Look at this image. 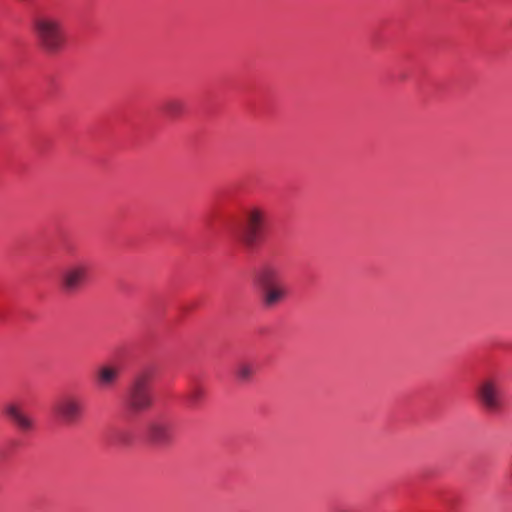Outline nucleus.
Returning a JSON list of instances; mask_svg holds the SVG:
<instances>
[{"mask_svg": "<svg viewBox=\"0 0 512 512\" xmlns=\"http://www.w3.org/2000/svg\"><path fill=\"white\" fill-rule=\"evenodd\" d=\"M33 32L39 47L48 55L59 53L65 44L63 26L59 19L41 15L32 23Z\"/></svg>", "mask_w": 512, "mask_h": 512, "instance_id": "f257e3e1", "label": "nucleus"}, {"mask_svg": "<svg viewBox=\"0 0 512 512\" xmlns=\"http://www.w3.org/2000/svg\"><path fill=\"white\" fill-rule=\"evenodd\" d=\"M127 408L133 413L149 410L153 405L151 375L140 373L131 381L125 397Z\"/></svg>", "mask_w": 512, "mask_h": 512, "instance_id": "f03ea898", "label": "nucleus"}, {"mask_svg": "<svg viewBox=\"0 0 512 512\" xmlns=\"http://www.w3.org/2000/svg\"><path fill=\"white\" fill-rule=\"evenodd\" d=\"M267 212L260 207H251L244 213V220L238 232L239 240L248 248L254 247L261 239L266 225Z\"/></svg>", "mask_w": 512, "mask_h": 512, "instance_id": "7ed1b4c3", "label": "nucleus"}, {"mask_svg": "<svg viewBox=\"0 0 512 512\" xmlns=\"http://www.w3.org/2000/svg\"><path fill=\"white\" fill-rule=\"evenodd\" d=\"M53 410L63 424L75 425L84 416V400L77 394H65L55 403Z\"/></svg>", "mask_w": 512, "mask_h": 512, "instance_id": "20e7f679", "label": "nucleus"}, {"mask_svg": "<svg viewBox=\"0 0 512 512\" xmlns=\"http://www.w3.org/2000/svg\"><path fill=\"white\" fill-rule=\"evenodd\" d=\"M89 265L78 261L67 265L60 274V286L65 293L78 292L88 280Z\"/></svg>", "mask_w": 512, "mask_h": 512, "instance_id": "39448f33", "label": "nucleus"}, {"mask_svg": "<svg viewBox=\"0 0 512 512\" xmlns=\"http://www.w3.org/2000/svg\"><path fill=\"white\" fill-rule=\"evenodd\" d=\"M477 397L481 405L494 412L502 406V395L499 381L493 378L483 379L477 387Z\"/></svg>", "mask_w": 512, "mask_h": 512, "instance_id": "423d86ee", "label": "nucleus"}, {"mask_svg": "<svg viewBox=\"0 0 512 512\" xmlns=\"http://www.w3.org/2000/svg\"><path fill=\"white\" fill-rule=\"evenodd\" d=\"M5 413L13 425L22 433L28 434L35 429V419L25 412L19 404H7L5 406Z\"/></svg>", "mask_w": 512, "mask_h": 512, "instance_id": "0eeeda50", "label": "nucleus"}, {"mask_svg": "<svg viewBox=\"0 0 512 512\" xmlns=\"http://www.w3.org/2000/svg\"><path fill=\"white\" fill-rule=\"evenodd\" d=\"M148 440L157 446H165L172 440V426L165 420H153L147 426Z\"/></svg>", "mask_w": 512, "mask_h": 512, "instance_id": "6e6552de", "label": "nucleus"}, {"mask_svg": "<svg viewBox=\"0 0 512 512\" xmlns=\"http://www.w3.org/2000/svg\"><path fill=\"white\" fill-rule=\"evenodd\" d=\"M121 368L112 363L101 365L95 374L97 385L102 389L112 388L118 381Z\"/></svg>", "mask_w": 512, "mask_h": 512, "instance_id": "1a4fd4ad", "label": "nucleus"}, {"mask_svg": "<svg viewBox=\"0 0 512 512\" xmlns=\"http://www.w3.org/2000/svg\"><path fill=\"white\" fill-rule=\"evenodd\" d=\"M280 267L274 263L262 265L255 273V281L259 287L282 284Z\"/></svg>", "mask_w": 512, "mask_h": 512, "instance_id": "9d476101", "label": "nucleus"}, {"mask_svg": "<svg viewBox=\"0 0 512 512\" xmlns=\"http://www.w3.org/2000/svg\"><path fill=\"white\" fill-rule=\"evenodd\" d=\"M260 290L262 303L268 308L278 305L287 297V289L283 284L260 287Z\"/></svg>", "mask_w": 512, "mask_h": 512, "instance_id": "9b49d317", "label": "nucleus"}, {"mask_svg": "<svg viewBox=\"0 0 512 512\" xmlns=\"http://www.w3.org/2000/svg\"><path fill=\"white\" fill-rule=\"evenodd\" d=\"M205 396V387L198 382H194L189 387L187 393V402L189 406L195 408L204 400Z\"/></svg>", "mask_w": 512, "mask_h": 512, "instance_id": "f8f14e48", "label": "nucleus"}, {"mask_svg": "<svg viewBox=\"0 0 512 512\" xmlns=\"http://www.w3.org/2000/svg\"><path fill=\"white\" fill-rule=\"evenodd\" d=\"M163 112L168 118L177 119L184 112V103L178 99H169L163 105Z\"/></svg>", "mask_w": 512, "mask_h": 512, "instance_id": "ddd939ff", "label": "nucleus"}, {"mask_svg": "<svg viewBox=\"0 0 512 512\" xmlns=\"http://www.w3.org/2000/svg\"><path fill=\"white\" fill-rule=\"evenodd\" d=\"M235 373L241 382H249L255 373V365L249 361H241L237 364Z\"/></svg>", "mask_w": 512, "mask_h": 512, "instance_id": "4468645a", "label": "nucleus"}]
</instances>
